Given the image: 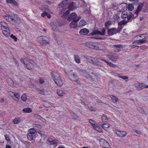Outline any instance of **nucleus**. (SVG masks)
<instances>
[{
  "label": "nucleus",
  "mask_w": 148,
  "mask_h": 148,
  "mask_svg": "<svg viewBox=\"0 0 148 148\" xmlns=\"http://www.w3.org/2000/svg\"><path fill=\"white\" fill-rule=\"evenodd\" d=\"M88 61L90 63L97 65H101V63L97 60H95V58L91 56H87L86 57Z\"/></svg>",
  "instance_id": "0eeeda50"
},
{
  "label": "nucleus",
  "mask_w": 148,
  "mask_h": 148,
  "mask_svg": "<svg viewBox=\"0 0 148 148\" xmlns=\"http://www.w3.org/2000/svg\"><path fill=\"white\" fill-rule=\"evenodd\" d=\"M11 38H12L15 41H16L17 40V38L15 36H14L13 34H12L10 35Z\"/></svg>",
  "instance_id": "5fc2aeb1"
},
{
  "label": "nucleus",
  "mask_w": 148,
  "mask_h": 148,
  "mask_svg": "<svg viewBox=\"0 0 148 148\" xmlns=\"http://www.w3.org/2000/svg\"><path fill=\"white\" fill-rule=\"evenodd\" d=\"M51 26L52 29L54 31H57L59 27H60V25L57 20H56L51 23Z\"/></svg>",
  "instance_id": "6e6552de"
},
{
  "label": "nucleus",
  "mask_w": 148,
  "mask_h": 148,
  "mask_svg": "<svg viewBox=\"0 0 148 148\" xmlns=\"http://www.w3.org/2000/svg\"><path fill=\"white\" fill-rule=\"evenodd\" d=\"M134 7L132 4H130L128 5V9L129 10L132 11L134 9Z\"/></svg>",
  "instance_id": "49530a36"
},
{
  "label": "nucleus",
  "mask_w": 148,
  "mask_h": 148,
  "mask_svg": "<svg viewBox=\"0 0 148 148\" xmlns=\"http://www.w3.org/2000/svg\"><path fill=\"white\" fill-rule=\"evenodd\" d=\"M127 12L125 11H124L121 14V17L122 18H125L127 16Z\"/></svg>",
  "instance_id": "c85d7f7f"
},
{
  "label": "nucleus",
  "mask_w": 148,
  "mask_h": 148,
  "mask_svg": "<svg viewBox=\"0 0 148 148\" xmlns=\"http://www.w3.org/2000/svg\"><path fill=\"white\" fill-rule=\"evenodd\" d=\"M127 22L128 21H126L125 20H123L122 21H120L118 23L119 27L118 28L119 29V30L120 31L123 28V27Z\"/></svg>",
  "instance_id": "f3484780"
},
{
  "label": "nucleus",
  "mask_w": 148,
  "mask_h": 148,
  "mask_svg": "<svg viewBox=\"0 0 148 148\" xmlns=\"http://www.w3.org/2000/svg\"><path fill=\"white\" fill-rule=\"evenodd\" d=\"M93 128L95 130H97L99 132H102V130L101 128L99 127L97 124H96V126H95V127H93Z\"/></svg>",
  "instance_id": "473e14b6"
},
{
  "label": "nucleus",
  "mask_w": 148,
  "mask_h": 148,
  "mask_svg": "<svg viewBox=\"0 0 148 148\" xmlns=\"http://www.w3.org/2000/svg\"><path fill=\"white\" fill-rule=\"evenodd\" d=\"M89 32V31L86 28H84L82 29L79 31V34H80L83 35H85L87 34Z\"/></svg>",
  "instance_id": "b1692460"
},
{
  "label": "nucleus",
  "mask_w": 148,
  "mask_h": 148,
  "mask_svg": "<svg viewBox=\"0 0 148 148\" xmlns=\"http://www.w3.org/2000/svg\"><path fill=\"white\" fill-rule=\"evenodd\" d=\"M147 42L145 40L139 39L138 40L134 42H133V43H136L138 44H140L145 43Z\"/></svg>",
  "instance_id": "a878e982"
},
{
  "label": "nucleus",
  "mask_w": 148,
  "mask_h": 148,
  "mask_svg": "<svg viewBox=\"0 0 148 148\" xmlns=\"http://www.w3.org/2000/svg\"><path fill=\"white\" fill-rule=\"evenodd\" d=\"M44 105L46 107H50L51 105L47 102H45L44 103Z\"/></svg>",
  "instance_id": "3c124183"
},
{
  "label": "nucleus",
  "mask_w": 148,
  "mask_h": 148,
  "mask_svg": "<svg viewBox=\"0 0 148 148\" xmlns=\"http://www.w3.org/2000/svg\"><path fill=\"white\" fill-rule=\"evenodd\" d=\"M35 132V130L33 128L29 130V133L33 135H34Z\"/></svg>",
  "instance_id": "8fccbe9b"
},
{
  "label": "nucleus",
  "mask_w": 148,
  "mask_h": 148,
  "mask_svg": "<svg viewBox=\"0 0 148 148\" xmlns=\"http://www.w3.org/2000/svg\"><path fill=\"white\" fill-rule=\"evenodd\" d=\"M66 1H62L61 3H60V6L62 4H63V7L65 5H66V4H67V2H66Z\"/></svg>",
  "instance_id": "bf43d9fd"
},
{
  "label": "nucleus",
  "mask_w": 148,
  "mask_h": 148,
  "mask_svg": "<svg viewBox=\"0 0 148 148\" xmlns=\"http://www.w3.org/2000/svg\"><path fill=\"white\" fill-rule=\"evenodd\" d=\"M0 24L1 25L2 30L9 28L7 23L5 22L2 21L0 22Z\"/></svg>",
  "instance_id": "4be33fe9"
},
{
  "label": "nucleus",
  "mask_w": 148,
  "mask_h": 148,
  "mask_svg": "<svg viewBox=\"0 0 148 148\" xmlns=\"http://www.w3.org/2000/svg\"><path fill=\"white\" fill-rule=\"evenodd\" d=\"M4 19L10 23L15 25L18 24L22 22V20L17 15L14 14L11 16L7 15L3 16Z\"/></svg>",
  "instance_id": "f257e3e1"
},
{
  "label": "nucleus",
  "mask_w": 148,
  "mask_h": 148,
  "mask_svg": "<svg viewBox=\"0 0 148 148\" xmlns=\"http://www.w3.org/2000/svg\"><path fill=\"white\" fill-rule=\"evenodd\" d=\"M72 117L75 119H77L78 118V116L75 114L74 113H73L71 114Z\"/></svg>",
  "instance_id": "4d7b16f0"
},
{
  "label": "nucleus",
  "mask_w": 148,
  "mask_h": 148,
  "mask_svg": "<svg viewBox=\"0 0 148 148\" xmlns=\"http://www.w3.org/2000/svg\"><path fill=\"white\" fill-rule=\"evenodd\" d=\"M142 9L144 12H148V5L145 3H140L138 5L137 10L135 12L136 15L135 17H136L138 14L139 12Z\"/></svg>",
  "instance_id": "7ed1b4c3"
},
{
  "label": "nucleus",
  "mask_w": 148,
  "mask_h": 148,
  "mask_svg": "<svg viewBox=\"0 0 148 148\" xmlns=\"http://www.w3.org/2000/svg\"><path fill=\"white\" fill-rule=\"evenodd\" d=\"M80 18L77 17L76 14L75 13H72L67 18L68 21H71L72 20L74 21V20H77L78 19H80Z\"/></svg>",
  "instance_id": "9b49d317"
},
{
  "label": "nucleus",
  "mask_w": 148,
  "mask_h": 148,
  "mask_svg": "<svg viewBox=\"0 0 148 148\" xmlns=\"http://www.w3.org/2000/svg\"><path fill=\"white\" fill-rule=\"evenodd\" d=\"M99 59L101 60H102L105 62H106L108 65H109L110 67L115 68L116 67V66L113 64L111 62H110L107 61V60H105L103 59V58L102 57H100Z\"/></svg>",
  "instance_id": "a211bd4d"
},
{
  "label": "nucleus",
  "mask_w": 148,
  "mask_h": 148,
  "mask_svg": "<svg viewBox=\"0 0 148 148\" xmlns=\"http://www.w3.org/2000/svg\"><path fill=\"white\" fill-rule=\"evenodd\" d=\"M84 76L89 80H92L94 81H96L97 80V76L95 75H93L92 76L89 74L87 73L86 72L84 74Z\"/></svg>",
  "instance_id": "f8f14e48"
},
{
  "label": "nucleus",
  "mask_w": 148,
  "mask_h": 148,
  "mask_svg": "<svg viewBox=\"0 0 148 148\" xmlns=\"http://www.w3.org/2000/svg\"><path fill=\"white\" fill-rule=\"evenodd\" d=\"M39 92L40 94L43 95H46L47 94V90L44 89H42L40 90L39 91Z\"/></svg>",
  "instance_id": "ea45409f"
},
{
  "label": "nucleus",
  "mask_w": 148,
  "mask_h": 148,
  "mask_svg": "<svg viewBox=\"0 0 148 148\" xmlns=\"http://www.w3.org/2000/svg\"><path fill=\"white\" fill-rule=\"evenodd\" d=\"M66 1H62L61 3H60V6L62 4H63V7L65 5H66V4H67V2H66Z\"/></svg>",
  "instance_id": "13d9d810"
},
{
  "label": "nucleus",
  "mask_w": 148,
  "mask_h": 148,
  "mask_svg": "<svg viewBox=\"0 0 148 148\" xmlns=\"http://www.w3.org/2000/svg\"><path fill=\"white\" fill-rule=\"evenodd\" d=\"M112 24V22L111 21H108L105 23V25L107 29L108 27Z\"/></svg>",
  "instance_id": "c03bdc74"
},
{
  "label": "nucleus",
  "mask_w": 148,
  "mask_h": 148,
  "mask_svg": "<svg viewBox=\"0 0 148 148\" xmlns=\"http://www.w3.org/2000/svg\"><path fill=\"white\" fill-rule=\"evenodd\" d=\"M23 111L25 113H29L32 111V110L30 108H26L23 110Z\"/></svg>",
  "instance_id": "4c0bfd02"
},
{
  "label": "nucleus",
  "mask_w": 148,
  "mask_h": 148,
  "mask_svg": "<svg viewBox=\"0 0 148 148\" xmlns=\"http://www.w3.org/2000/svg\"><path fill=\"white\" fill-rule=\"evenodd\" d=\"M22 100L23 101H26L27 99L26 95L25 94H23L22 95L21 97Z\"/></svg>",
  "instance_id": "de8ad7c7"
},
{
  "label": "nucleus",
  "mask_w": 148,
  "mask_h": 148,
  "mask_svg": "<svg viewBox=\"0 0 148 148\" xmlns=\"http://www.w3.org/2000/svg\"><path fill=\"white\" fill-rule=\"evenodd\" d=\"M3 35L6 37H8L10 35V31L9 28L2 30Z\"/></svg>",
  "instance_id": "412c9836"
},
{
  "label": "nucleus",
  "mask_w": 148,
  "mask_h": 148,
  "mask_svg": "<svg viewBox=\"0 0 148 148\" xmlns=\"http://www.w3.org/2000/svg\"><path fill=\"white\" fill-rule=\"evenodd\" d=\"M6 1L7 3L12 4L14 5H17L16 2L14 0H6Z\"/></svg>",
  "instance_id": "c756f323"
},
{
  "label": "nucleus",
  "mask_w": 148,
  "mask_h": 148,
  "mask_svg": "<svg viewBox=\"0 0 148 148\" xmlns=\"http://www.w3.org/2000/svg\"><path fill=\"white\" fill-rule=\"evenodd\" d=\"M101 119L103 122H106L108 121V119L107 116L105 114H103L101 117Z\"/></svg>",
  "instance_id": "e433bc0d"
},
{
  "label": "nucleus",
  "mask_w": 148,
  "mask_h": 148,
  "mask_svg": "<svg viewBox=\"0 0 148 148\" xmlns=\"http://www.w3.org/2000/svg\"><path fill=\"white\" fill-rule=\"evenodd\" d=\"M115 132L117 136L119 137H125L127 134V132L125 131H119L117 130H115Z\"/></svg>",
  "instance_id": "ddd939ff"
},
{
  "label": "nucleus",
  "mask_w": 148,
  "mask_h": 148,
  "mask_svg": "<svg viewBox=\"0 0 148 148\" xmlns=\"http://www.w3.org/2000/svg\"><path fill=\"white\" fill-rule=\"evenodd\" d=\"M34 116L35 118L41 120H42L43 122L45 120L44 118H43L41 116L39 115L35 114L34 115Z\"/></svg>",
  "instance_id": "79ce46f5"
},
{
  "label": "nucleus",
  "mask_w": 148,
  "mask_h": 148,
  "mask_svg": "<svg viewBox=\"0 0 148 148\" xmlns=\"http://www.w3.org/2000/svg\"><path fill=\"white\" fill-rule=\"evenodd\" d=\"M39 82L40 83V84H43L44 83V82H45L44 79L42 78H40L39 79Z\"/></svg>",
  "instance_id": "e2e57ef3"
},
{
  "label": "nucleus",
  "mask_w": 148,
  "mask_h": 148,
  "mask_svg": "<svg viewBox=\"0 0 148 148\" xmlns=\"http://www.w3.org/2000/svg\"><path fill=\"white\" fill-rule=\"evenodd\" d=\"M20 96V95L18 93H15V95H14V97H15V98H14V99L16 101H18L19 99V97Z\"/></svg>",
  "instance_id": "a18cd8bd"
},
{
  "label": "nucleus",
  "mask_w": 148,
  "mask_h": 148,
  "mask_svg": "<svg viewBox=\"0 0 148 148\" xmlns=\"http://www.w3.org/2000/svg\"><path fill=\"white\" fill-rule=\"evenodd\" d=\"M69 13V10H67L66 12L63 15L65 16H66Z\"/></svg>",
  "instance_id": "69168bd1"
},
{
  "label": "nucleus",
  "mask_w": 148,
  "mask_h": 148,
  "mask_svg": "<svg viewBox=\"0 0 148 148\" xmlns=\"http://www.w3.org/2000/svg\"><path fill=\"white\" fill-rule=\"evenodd\" d=\"M21 61L26 65V68L28 70L31 69L33 66L36 65V63L32 60H29L26 58H22Z\"/></svg>",
  "instance_id": "20e7f679"
},
{
  "label": "nucleus",
  "mask_w": 148,
  "mask_h": 148,
  "mask_svg": "<svg viewBox=\"0 0 148 148\" xmlns=\"http://www.w3.org/2000/svg\"><path fill=\"white\" fill-rule=\"evenodd\" d=\"M50 142L51 144H54L55 145H57L58 143V141L54 139H53V140L50 141Z\"/></svg>",
  "instance_id": "09e8293b"
},
{
  "label": "nucleus",
  "mask_w": 148,
  "mask_h": 148,
  "mask_svg": "<svg viewBox=\"0 0 148 148\" xmlns=\"http://www.w3.org/2000/svg\"><path fill=\"white\" fill-rule=\"evenodd\" d=\"M110 97L111 98V99L113 102L114 103H116L118 100L117 97L115 96L111 95Z\"/></svg>",
  "instance_id": "7c9ffc66"
},
{
  "label": "nucleus",
  "mask_w": 148,
  "mask_h": 148,
  "mask_svg": "<svg viewBox=\"0 0 148 148\" xmlns=\"http://www.w3.org/2000/svg\"><path fill=\"white\" fill-rule=\"evenodd\" d=\"M119 18V17L118 15H116L113 16V18L115 19V21L118 20Z\"/></svg>",
  "instance_id": "052dcab7"
},
{
  "label": "nucleus",
  "mask_w": 148,
  "mask_h": 148,
  "mask_svg": "<svg viewBox=\"0 0 148 148\" xmlns=\"http://www.w3.org/2000/svg\"><path fill=\"white\" fill-rule=\"evenodd\" d=\"M137 37L138 38V37L140 38L139 39L142 40H145L146 39V35L144 34H140L139 35H138Z\"/></svg>",
  "instance_id": "f704fd0d"
},
{
  "label": "nucleus",
  "mask_w": 148,
  "mask_h": 148,
  "mask_svg": "<svg viewBox=\"0 0 148 148\" xmlns=\"http://www.w3.org/2000/svg\"><path fill=\"white\" fill-rule=\"evenodd\" d=\"M27 138L29 140H32L33 138V135L29 133L27 135Z\"/></svg>",
  "instance_id": "a19ab883"
},
{
  "label": "nucleus",
  "mask_w": 148,
  "mask_h": 148,
  "mask_svg": "<svg viewBox=\"0 0 148 148\" xmlns=\"http://www.w3.org/2000/svg\"><path fill=\"white\" fill-rule=\"evenodd\" d=\"M136 16L135 13L133 16V14L132 13H130L128 15H127V21H129V20H130L132 16H133V17H135V16Z\"/></svg>",
  "instance_id": "58836bf2"
},
{
  "label": "nucleus",
  "mask_w": 148,
  "mask_h": 148,
  "mask_svg": "<svg viewBox=\"0 0 148 148\" xmlns=\"http://www.w3.org/2000/svg\"><path fill=\"white\" fill-rule=\"evenodd\" d=\"M37 41L41 44L48 43L49 38L46 36H40L38 38Z\"/></svg>",
  "instance_id": "423d86ee"
},
{
  "label": "nucleus",
  "mask_w": 148,
  "mask_h": 148,
  "mask_svg": "<svg viewBox=\"0 0 148 148\" xmlns=\"http://www.w3.org/2000/svg\"><path fill=\"white\" fill-rule=\"evenodd\" d=\"M75 3L74 2H71L69 3V9L70 10H73L75 8Z\"/></svg>",
  "instance_id": "393cba45"
},
{
  "label": "nucleus",
  "mask_w": 148,
  "mask_h": 148,
  "mask_svg": "<svg viewBox=\"0 0 148 148\" xmlns=\"http://www.w3.org/2000/svg\"><path fill=\"white\" fill-rule=\"evenodd\" d=\"M51 75L52 78L55 83L59 86H62L63 83L60 74L57 71H53L51 72Z\"/></svg>",
  "instance_id": "f03ea898"
},
{
  "label": "nucleus",
  "mask_w": 148,
  "mask_h": 148,
  "mask_svg": "<svg viewBox=\"0 0 148 148\" xmlns=\"http://www.w3.org/2000/svg\"><path fill=\"white\" fill-rule=\"evenodd\" d=\"M130 47L133 48H135L137 49H138L139 47L138 46L134 45H131Z\"/></svg>",
  "instance_id": "680f3d73"
},
{
  "label": "nucleus",
  "mask_w": 148,
  "mask_h": 148,
  "mask_svg": "<svg viewBox=\"0 0 148 148\" xmlns=\"http://www.w3.org/2000/svg\"><path fill=\"white\" fill-rule=\"evenodd\" d=\"M20 121L21 119L20 118H16L13 120V122L14 124H17Z\"/></svg>",
  "instance_id": "37998d69"
},
{
  "label": "nucleus",
  "mask_w": 148,
  "mask_h": 148,
  "mask_svg": "<svg viewBox=\"0 0 148 148\" xmlns=\"http://www.w3.org/2000/svg\"><path fill=\"white\" fill-rule=\"evenodd\" d=\"M143 88H142V90L145 88H148V85L146 86L145 84H143Z\"/></svg>",
  "instance_id": "0e129e2a"
},
{
  "label": "nucleus",
  "mask_w": 148,
  "mask_h": 148,
  "mask_svg": "<svg viewBox=\"0 0 148 148\" xmlns=\"http://www.w3.org/2000/svg\"><path fill=\"white\" fill-rule=\"evenodd\" d=\"M74 59L75 62L79 64L80 62V60L79 56L78 55H75Z\"/></svg>",
  "instance_id": "c9c22d12"
},
{
  "label": "nucleus",
  "mask_w": 148,
  "mask_h": 148,
  "mask_svg": "<svg viewBox=\"0 0 148 148\" xmlns=\"http://www.w3.org/2000/svg\"><path fill=\"white\" fill-rule=\"evenodd\" d=\"M100 144L104 148H110V146L109 143L104 139H101L100 140Z\"/></svg>",
  "instance_id": "9d476101"
},
{
  "label": "nucleus",
  "mask_w": 148,
  "mask_h": 148,
  "mask_svg": "<svg viewBox=\"0 0 148 148\" xmlns=\"http://www.w3.org/2000/svg\"><path fill=\"white\" fill-rule=\"evenodd\" d=\"M89 122L93 128L95 127V126H96V122L95 121L92 119H90Z\"/></svg>",
  "instance_id": "72a5a7b5"
},
{
  "label": "nucleus",
  "mask_w": 148,
  "mask_h": 148,
  "mask_svg": "<svg viewBox=\"0 0 148 148\" xmlns=\"http://www.w3.org/2000/svg\"><path fill=\"white\" fill-rule=\"evenodd\" d=\"M86 22L84 20H81L79 23V27H81L84 26L86 25Z\"/></svg>",
  "instance_id": "2f4dec72"
},
{
  "label": "nucleus",
  "mask_w": 148,
  "mask_h": 148,
  "mask_svg": "<svg viewBox=\"0 0 148 148\" xmlns=\"http://www.w3.org/2000/svg\"><path fill=\"white\" fill-rule=\"evenodd\" d=\"M122 45H114L113 46L112 48L115 52H118L120 51Z\"/></svg>",
  "instance_id": "6ab92c4d"
},
{
  "label": "nucleus",
  "mask_w": 148,
  "mask_h": 148,
  "mask_svg": "<svg viewBox=\"0 0 148 148\" xmlns=\"http://www.w3.org/2000/svg\"><path fill=\"white\" fill-rule=\"evenodd\" d=\"M127 4L125 3H123L120 4L119 6V8L121 9V10H124L127 9Z\"/></svg>",
  "instance_id": "5701e85b"
},
{
  "label": "nucleus",
  "mask_w": 148,
  "mask_h": 148,
  "mask_svg": "<svg viewBox=\"0 0 148 148\" xmlns=\"http://www.w3.org/2000/svg\"><path fill=\"white\" fill-rule=\"evenodd\" d=\"M119 29L115 28H112L109 29L108 30V32L109 36H112L120 32Z\"/></svg>",
  "instance_id": "1a4fd4ad"
},
{
  "label": "nucleus",
  "mask_w": 148,
  "mask_h": 148,
  "mask_svg": "<svg viewBox=\"0 0 148 148\" xmlns=\"http://www.w3.org/2000/svg\"><path fill=\"white\" fill-rule=\"evenodd\" d=\"M104 129L107 130V129L110 126V125L108 124H107L106 123H104L103 124H99Z\"/></svg>",
  "instance_id": "cd10ccee"
},
{
  "label": "nucleus",
  "mask_w": 148,
  "mask_h": 148,
  "mask_svg": "<svg viewBox=\"0 0 148 148\" xmlns=\"http://www.w3.org/2000/svg\"><path fill=\"white\" fill-rule=\"evenodd\" d=\"M143 84L138 82H136L134 84V86L136 87V89L138 90H142L143 88Z\"/></svg>",
  "instance_id": "dca6fc26"
},
{
  "label": "nucleus",
  "mask_w": 148,
  "mask_h": 148,
  "mask_svg": "<svg viewBox=\"0 0 148 148\" xmlns=\"http://www.w3.org/2000/svg\"><path fill=\"white\" fill-rule=\"evenodd\" d=\"M121 78L125 80V81L126 82L128 81V77L122 75Z\"/></svg>",
  "instance_id": "6e6d98bb"
},
{
  "label": "nucleus",
  "mask_w": 148,
  "mask_h": 148,
  "mask_svg": "<svg viewBox=\"0 0 148 148\" xmlns=\"http://www.w3.org/2000/svg\"><path fill=\"white\" fill-rule=\"evenodd\" d=\"M107 57L113 62H115L118 58L117 56L113 55H108Z\"/></svg>",
  "instance_id": "aec40b11"
},
{
  "label": "nucleus",
  "mask_w": 148,
  "mask_h": 148,
  "mask_svg": "<svg viewBox=\"0 0 148 148\" xmlns=\"http://www.w3.org/2000/svg\"><path fill=\"white\" fill-rule=\"evenodd\" d=\"M57 92L58 94L60 96H63L66 94L65 91L62 90H57Z\"/></svg>",
  "instance_id": "bb28decb"
},
{
  "label": "nucleus",
  "mask_w": 148,
  "mask_h": 148,
  "mask_svg": "<svg viewBox=\"0 0 148 148\" xmlns=\"http://www.w3.org/2000/svg\"><path fill=\"white\" fill-rule=\"evenodd\" d=\"M15 93L13 92H10L9 95L11 97H14V95H15Z\"/></svg>",
  "instance_id": "338daca9"
},
{
  "label": "nucleus",
  "mask_w": 148,
  "mask_h": 148,
  "mask_svg": "<svg viewBox=\"0 0 148 148\" xmlns=\"http://www.w3.org/2000/svg\"><path fill=\"white\" fill-rule=\"evenodd\" d=\"M68 75L71 80L75 82L77 84L79 83L80 82L78 80V77L75 72L72 71H70L68 72Z\"/></svg>",
  "instance_id": "39448f33"
},
{
  "label": "nucleus",
  "mask_w": 148,
  "mask_h": 148,
  "mask_svg": "<svg viewBox=\"0 0 148 148\" xmlns=\"http://www.w3.org/2000/svg\"><path fill=\"white\" fill-rule=\"evenodd\" d=\"M32 125L33 127H37L38 128H40L41 127V126L39 124H37L33 123L32 124Z\"/></svg>",
  "instance_id": "603ef678"
},
{
  "label": "nucleus",
  "mask_w": 148,
  "mask_h": 148,
  "mask_svg": "<svg viewBox=\"0 0 148 148\" xmlns=\"http://www.w3.org/2000/svg\"><path fill=\"white\" fill-rule=\"evenodd\" d=\"M94 49H96V50H99V47L95 45H94Z\"/></svg>",
  "instance_id": "774afa93"
},
{
  "label": "nucleus",
  "mask_w": 148,
  "mask_h": 148,
  "mask_svg": "<svg viewBox=\"0 0 148 148\" xmlns=\"http://www.w3.org/2000/svg\"><path fill=\"white\" fill-rule=\"evenodd\" d=\"M79 19H78L77 20H74L72 21L70 24L69 25L70 29H74L76 28L77 26L76 23L79 21Z\"/></svg>",
  "instance_id": "2eb2a0df"
},
{
  "label": "nucleus",
  "mask_w": 148,
  "mask_h": 148,
  "mask_svg": "<svg viewBox=\"0 0 148 148\" xmlns=\"http://www.w3.org/2000/svg\"><path fill=\"white\" fill-rule=\"evenodd\" d=\"M106 29H103L102 30V32H100L96 30L93 31V32L90 33V35L91 36H93L95 35H103L105 32Z\"/></svg>",
  "instance_id": "4468645a"
},
{
  "label": "nucleus",
  "mask_w": 148,
  "mask_h": 148,
  "mask_svg": "<svg viewBox=\"0 0 148 148\" xmlns=\"http://www.w3.org/2000/svg\"><path fill=\"white\" fill-rule=\"evenodd\" d=\"M4 136L5 137V139L6 140H7L8 142H10L11 140L9 138V136L8 135H5Z\"/></svg>",
  "instance_id": "864d4df0"
}]
</instances>
